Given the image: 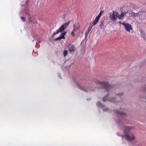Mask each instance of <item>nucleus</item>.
Wrapping results in <instances>:
<instances>
[{
	"label": "nucleus",
	"mask_w": 146,
	"mask_h": 146,
	"mask_svg": "<svg viewBox=\"0 0 146 146\" xmlns=\"http://www.w3.org/2000/svg\"><path fill=\"white\" fill-rule=\"evenodd\" d=\"M91 82L92 83H94L96 85L100 84V88L105 89L106 91H108L110 89L112 88L113 87V86L109 85L108 83L107 82L100 81L96 79H94Z\"/></svg>",
	"instance_id": "f257e3e1"
},
{
	"label": "nucleus",
	"mask_w": 146,
	"mask_h": 146,
	"mask_svg": "<svg viewBox=\"0 0 146 146\" xmlns=\"http://www.w3.org/2000/svg\"><path fill=\"white\" fill-rule=\"evenodd\" d=\"M132 127H127L125 128L124 129V135L126 137L125 139L128 140H133L135 138L133 135L131 136H129L128 134L129 133V131L132 129Z\"/></svg>",
	"instance_id": "f03ea898"
},
{
	"label": "nucleus",
	"mask_w": 146,
	"mask_h": 146,
	"mask_svg": "<svg viewBox=\"0 0 146 146\" xmlns=\"http://www.w3.org/2000/svg\"><path fill=\"white\" fill-rule=\"evenodd\" d=\"M70 23V22L65 23L56 32H54L52 36V37H53L56 34L59 33L63 31L66 28H67Z\"/></svg>",
	"instance_id": "7ed1b4c3"
},
{
	"label": "nucleus",
	"mask_w": 146,
	"mask_h": 146,
	"mask_svg": "<svg viewBox=\"0 0 146 146\" xmlns=\"http://www.w3.org/2000/svg\"><path fill=\"white\" fill-rule=\"evenodd\" d=\"M122 24L124 26L126 31L127 32H130V30H132V26L130 24L125 22L122 23Z\"/></svg>",
	"instance_id": "20e7f679"
},
{
	"label": "nucleus",
	"mask_w": 146,
	"mask_h": 146,
	"mask_svg": "<svg viewBox=\"0 0 146 146\" xmlns=\"http://www.w3.org/2000/svg\"><path fill=\"white\" fill-rule=\"evenodd\" d=\"M76 85L78 86V87L80 89L82 90L83 91L87 92H88L89 90L86 89L84 88H83V87L81 86L80 85V84H82V81L80 80L78 81L76 80Z\"/></svg>",
	"instance_id": "39448f33"
},
{
	"label": "nucleus",
	"mask_w": 146,
	"mask_h": 146,
	"mask_svg": "<svg viewBox=\"0 0 146 146\" xmlns=\"http://www.w3.org/2000/svg\"><path fill=\"white\" fill-rule=\"evenodd\" d=\"M118 13L117 12L113 11L111 15H110V17L113 21H115L117 17Z\"/></svg>",
	"instance_id": "423d86ee"
},
{
	"label": "nucleus",
	"mask_w": 146,
	"mask_h": 146,
	"mask_svg": "<svg viewBox=\"0 0 146 146\" xmlns=\"http://www.w3.org/2000/svg\"><path fill=\"white\" fill-rule=\"evenodd\" d=\"M66 31L62 33L60 36L55 38L54 40H58L61 39H65L64 36L66 35Z\"/></svg>",
	"instance_id": "0eeeda50"
},
{
	"label": "nucleus",
	"mask_w": 146,
	"mask_h": 146,
	"mask_svg": "<svg viewBox=\"0 0 146 146\" xmlns=\"http://www.w3.org/2000/svg\"><path fill=\"white\" fill-rule=\"evenodd\" d=\"M76 48L74 45L71 44H69L68 50L70 52H74Z\"/></svg>",
	"instance_id": "6e6552de"
},
{
	"label": "nucleus",
	"mask_w": 146,
	"mask_h": 146,
	"mask_svg": "<svg viewBox=\"0 0 146 146\" xmlns=\"http://www.w3.org/2000/svg\"><path fill=\"white\" fill-rule=\"evenodd\" d=\"M97 106L100 107H102L104 111H107L108 110V108L102 104L100 102H98L97 103Z\"/></svg>",
	"instance_id": "1a4fd4ad"
},
{
	"label": "nucleus",
	"mask_w": 146,
	"mask_h": 146,
	"mask_svg": "<svg viewBox=\"0 0 146 146\" xmlns=\"http://www.w3.org/2000/svg\"><path fill=\"white\" fill-rule=\"evenodd\" d=\"M115 113L116 114L119 115L121 116V118H123V117H126V114L123 112L120 111L118 110H116L115 111Z\"/></svg>",
	"instance_id": "9d476101"
},
{
	"label": "nucleus",
	"mask_w": 146,
	"mask_h": 146,
	"mask_svg": "<svg viewBox=\"0 0 146 146\" xmlns=\"http://www.w3.org/2000/svg\"><path fill=\"white\" fill-rule=\"evenodd\" d=\"M127 12H122L120 15H118V18L119 19L122 20L123 19L124 17L127 13Z\"/></svg>",
	"instance_id": "9b49d317"
},
{
	"label": "nucleus",
	"mask_w": 146,
	"mask_h": 146,
	"mask_svg": "<svg viewBox=\"0 0 146 146\" xmlns=\"http://www.w3.org/2000/svg\"><path fill=\"white\" fill-rule=\"evenodd\" d=\"M73 27L74 28L73 30L74 31H76L78 30H79L80 25L78 23L77 25L74 24L73 25Z\"/></svg>",
	"instance_id": "f8f14e48"
},
{
	"label": "nucleus",
	"mask_w": 146,
	"mask_h": 146,
	"mask_svg": "<svg viewBox=\"0 0 146 146\" xmlns=\"http://www.w3.org/2000/svg\"><path fill=\"white\" fill-rule=\"evenodd\" d=\"M129 14L130 15H131V16H133L134 17H135L139 16V13H135L133 12L130 11L129 12Z\"/></svg>",
	"instance_id": "ddd939ff"
},
{
	"label": "nucleus",
	"mask_w": 146,
	"mask_h": 146,
	"mask_svg": "<svg viewBox=\"0 0 146 146\" xmlns=\"http://www.w3.org/2000/svg\"><path fill=\"white\" fill-rule=\"evenodd\" d=\"M99 20V19L96 17L93 21V23H92V24L93 25H92L94 26L95 25L98 21Z\"/></svg>",
	"instance_id": "4468645a"
},
{
	"label": "nucleus",
	"mask_w": 146,
	"mask_h": 146,
	"mask_svg": "<svg viewBox=\"0 0 146 146\" xmlns=\"http://www.w3.org/2000/svg\"><path fill=\"white\" fill-rule=\"evenodd\" d=\"M100 27L101 29H102L104 28V25L103 21L101 22L100 23Z\"/></svg>",
	"instance_id": "2eb2a0df"
},
{
	"label": "nucleus",
	"mask_w": 146,
	"mask_h": 146,
	"mask_svg": "<svg viewBox=\"0 0 146 146\" xmlns=\"http://www.w3.org/2000/svg\"><path fill=\"white\" fill-rule=\"evenodd\" d=\"M93 25L92 24H91L90 25L89 27H88V30L90 31L91 29L92 28V27L94 26V25Z\"/></svg>",
	"instance_id": "dca6fc26"
},
{
	"label": "nucleus",
	"mask_w": 146,
	"mask_h": 146,
	"mask_svg": "<svg viewBox=\"0 0 146 146\" xmlns=\"http://www.w3.org/2000/svg\"><path fill=\"white\" fill-rule=\"evenodd\" d=\"M68 51L67 50H64V57H66L67 55Z\"/></svg>",
	"instance_id": "f3484780"
},
{
	"label": "nucleus",
	"mask_w": 146,
	"mask_h": 146,
	"mask_svg": "<svg viewBox=\"0 0 146 146\" xmlns=\"http://www.w3.org/2000/svg\"><path fill=\"white\" fill-rule=\"evenodd\" d=\"M109 95V94L105 96L103 99V101L104 102H105L106 101V99L108 96Z\"/></svg>",
	"instance_id": "a211bd4d"
},
{
	"label": "nucleus",
	"mask_w": 146,
	"mask_h": 146,
	"mask_svg": "<svg viewBox=\"0 0 146 146\" xmlns=\"http://www.w3.org/2000/svg\"><path fill=\"white\" fill-rule=\"evenodd\" d=\"M102 11H100L99 15L96 17L100 19V17L102 15Z\"/></svg>",
	"instance_id": "6ab92c4d"
},
{
	"label": "nucleus",
	"mask_w": 146,
	"mask_h": 146,
	"mask_svg": "<svg viewBox=\"0 0 146 146\" xmlns=\"http://www.w3.org/2000/svg\"><path fill=\"white\" fill-rule=\"evenodd\" d=\"M115 99L114 98H111V99H109L108 100V101H111L112 102H114L115 101Z\"/></svg>",
	"instance_id": "aec40b11"
},
{
	"label": "nucleus",
	"mask_w": 146,
	"mask_h": 146,
	"mask_svg": "<svg viewBox=\"0 0 146 146\" xmlns=\"http://www.w3.org/2000/svg\"><path fill=\"white\" fill-rule=\"evenodd\" d=\"M90 31L88 30L87 29V31L85 33V35L86 36H87L88 34L89 33Z\"/></svg>",
	"instance_id": "412c9836"
},
{
	"label": "nucleus",
	"mask_w": 146,
	"mask_h": 146,
	"mask_svg": "<svg viewBox=\"0 0 146 146\" xmlns=\"http://www.w3.org/2000/svg\"><path fill=\"white\" fill-rule=\"evenodd\" d=\"M76 32V31H74L73 30L72 31L71 33V34L72 36H74L75 35L74 32Z\"/></svg>",
	"instance_id": "4be33fe9"
},
{
	"label": "nucleus",
	"mask_w": 146,
	"mask_h": 146,
	"mask_svg": "<svg viewBox=\"0 0 146 146\" xmlns=\"http://www.w3.org/2000/svg\"><path fill=\"white\" fill-rule=\"evenodd\" d=\"M21 19L22 21H23L24 22L25 21V18L23 17H21Z\"/></svg>",
	"instance_id": "5701e85b"
},
{
	"label": "nucleus",
	"mask_w": 146,
	"mask_h": 146,
	"mask_svg": "<svg viewBox=\"0 0 146 146\" xmlns=\"http://www.w3.org/2000/svg\"><path fill=\"white\" fill-rule=\"evenodd\" d=\"M123 95V93H121V94H116V95L117 96H121V95Z\"/></svg>",
	"instance_id": "b1692460"
},
{
	"label": "nucleus",
	"mask_w": 146,
	"mask_h": 146,
	"mask_svg": "<svg viewBox=\"0 0 146 146\" xmlns=\"http://www.w3.org/2000/svg\"><path fill=\"white\" fill-rule=\"evenodd\" d=\"M144 40L146 41V37L145 36V37L144 38Z\"/></svg>",
	"instance_id": "393cba45"
},
{
	"label": "nucleus",
	"mask_w": 146,
	"mask_h": 146,
	"mask_svg": "<svg viewBox=\"0 0 146 146\" xmlns=\"http://www.w3.org/2000/svg\"><path fill=\"white\" fill-rule=\"evenodd\" d=\"M88 86H89V87H92V86H91V84H89V85H88Z\"/></svg>",
	"instance_id": "a878e982"
},
{
	"label": "nucleus",
	"mask_w": 146,
	"mask_h": 146,
	"mask_svg": "<svg viewBox=\"0 0 146 146\" xmlns=\"http://www.w3.org/2000/svg\"><path fill=\"white\" fill-rule=\"evenodd\" d=\"M119 23H120V24H122V23H121V21H119Z\"/></svg>",
	"instance_id": "bb28decb"
},
{
	"label": "nucleus",
	"mask_w": 146,
	"mask_h": 146,
	"mask_svg": "<svg viewBox=\"0 0 146 146\" xmlns=\"http://www.w3.org/2000/svg\"><path fill=\"white\" fill-rule=\"evenodd\" d=\"M90 90V91H92V90Z\"/></svg>",
	"instance_id": "cd10ccee"
}]
</instances>
